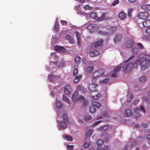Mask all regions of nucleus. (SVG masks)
<instances>
[{
    "mask_svg": "<svg viewBox=\"0 0 150 150\" xmlns=\"http://www.w3.org/2000/svg\"><path fill=\"white\" fill-rule=\"evenodd\" d=\"M150 56L147 55H144L141 59L136 60L135 64L137 65H140L142 70H145L147 69L149 66Z\"/></svg>",
    "mask_w": 150,
    "mask_h": 150,
    "instance_id": "1",
    "label": "nucleus"
},
{
    "mask_svg": "<svg viewBox=\"0 0 150 150\" xmlns=\"http://www.w3.org/2000/svg\"><path fill=\"white\" fill-rule=\"evenodd\" d=\"M134 55H132L130 58L128 59L127 60L124 62L125 64L122 67V70L124 71H129L132 69L134 67V63L133 62H131L128 63L127 60H129V59L132 58L134 57Z\"/></svg>",
    "mask_w": 150,
    "mask_h": 150,
    "instance_id": "2",
    "label": "nucleus"
},
{
    "mask_svg": "<svg viewBox=\"0 0 150 150\" xmlns=\"http://www.w3.org/2000/svg\"><path fill=\"white\" fill-rule=\"evenodd\" d=\"M105 72L104 70L103 69H101L98 70L97 71L93 72L92 76L93 78L92 81H95L96 80V77H98L103 75Z\"/></svg>",
    "mask_w": 150,
    "mask_h": 150,
    "instance_id": "3",
    "label": "nucleus"
},
{
    "mask_svg": "<svg viewBox=\"0 0 150 150\" xmlns=\"http://www.w3.org/2000/svg\"><path fill=\"white\" fill-rule=\"evenodd\" d=\"M139 25L140 28H148L150 26V19L145 20L143 21H139Z\"/></svg>",
    "mask_w": 150,
    "mask_h": 150,
    "instance_id": "4",
    "label": "nucleus"
},
{
    "mask_svg": "<svg viewBox=\"0 0 150 150\" xmlns=\"http://www.w3.org/2000/svg\"><path fill=\"white\" fill-rule=\"evenodd\" d=\"M86 28L90 30L91 33L95 32L98 29V25L95 24H89L87 26Z\"/></svg>",
    "mask_w": 150,
    "mask_h": 150,
    "instance_id": "5",
    "label": "nucleus"
},
{
    "mask_svg": "<svg viewBox=\"0 0 150 150\" xmlns=\"http://www.w3.org/2000/svg\"><path fill=\"white\" fill-rule=\"evenodd\" d=\"M149 16L147 12H143L140 13L138 15V17L140 19L146 20Z\"/></svg>",
    "mask_w": 150,
    "mask_h": 150,
    "instance_id": "6",
    "label": "nucleus"
},
{
    "mask_svg": "<svg viewBox=\"0 0 150 150\" xmlns=\"http://www.w3.org/2000/svg\"><path fill=\"white\" fill-rule=\"evenodd\" d=\"M140 110H141V111H142L144 113L145 112L144 108V106H143L142 105L141 106L140 108H135L134 110V112L135 113H137V115L136 117L137 119V116L140 117L141 116V114L138 112Z\"/></svg>",
    "mask_w": 150,
    "mask_h": 150,
    "instance_id": "7",
    "label": "nucleus"
},
{
    "mask_svg": "<svg viewBox=\"0 0 150 150\" xmlns=\"http://www.w3.org/2000/svg\"><path fill=\"white\" fill-rule=\"evenodd\" d=\"M98 86L96 84H91L88 86V89L91 92H97L98 91L97 87Z\"/></svg>",
    "mask_w": 150,
    "mask_h": 150,
    "instance_id": "8",
    "label": "nucleus"
},
{
    "mask_svg": "<svg viewBox=\"0 0 150 150\" xmlns=\"http://www.w3.org/2000/svg\"><path fill=\"white\" fill-rule=\"evenodd\" d=\"M71 91V88L69 85H66L64 87V92L66 94H69Z\"/></svg>",
    "mask_w": 150,
    "mask_h": 150,
    "instance_id": "9",
    "label": "nucleus"
},
{
    "mask_svg": "<svg viewBox=\"0 0 150 150\" xmlns=\"http://www.w3.org/2000/svg\"><path fill=\"white\" fill-rule=\"evenodd\" d=\"M100 54V52L98 50H95L90 52L89 55L91 57H93L98 56Z\"/></svg>",
    "mask_w": 150,
    "mask_h": 150,
    "instance_id": "10",
    "label": "nucleus"
},
{
    "mask_svg": "<svg viewBox=\"0 0 150 150\" xmlns=\"http://www.w3.org/2000/svg\"><path fill=\"white\" fill-rule=\"evenodd\" d=\"M103 42L102 40L98 41L92 44L91 47H97L99 46H100L101 45H102Z\"/></svg>",
    "mask_w": 150,
    "mask_h": 150,
    "instance_id": "11",
    "label": "nucleus"
},
{
    "mask_svg": "<svg viewBox=\"0 0 150 150\" xmlns=\"http://www.w3.org/2000/svg\"><path fill=\"white\" fill-rule=\"evenodd\" d=\"M134 44V41L132 40H127L126 42V44L127 48H130L132 47Z\"/></svg>",
    "mask_w": 150,
    "mask_h": 150,
    "instance_id": "12",
    "label": "nucleus"
},
{
    "mask_svg": "<svg viewBox=\"0 0 150 150\" xmlns=\"http://www.w3.org/2000/svg\"><path fill=\"white\" fill-rule=\"evenodd\" d=\"M122 38V36L121 34H117L116 35L114 39L115 42L120 41Z\"/></svg>",
    "mask_w": 150,
    "mask_h": 150,
    "instance_id": "13",
    "label": "nucleus"
},
{
    "mask_svg": "<svg viewBox=\"0 0 150 150\" xmlns=\"http://www.w3.org/2000/svg\"><path fill=\"white\" fill-rule=\"evenodd\" d=\"M94 67L93 66H89L85 68V71L87 73H90L92 72Z\"/></svg>",
    "mask_w": 150,
    "mask_h": 150,
    "instance_id": "14",
    "label": "nucleus"
},
{
    "mask_svg": "<svg viewBox=\"0 0 150 150\" xmlns=\"http://www.w3.org/2000/svg\"><path fill=\"white\" fill-rule=\"evenodd\" d=\"M65 39L68 40L70 43L73 44L74 42L73 40V38L70 35L67 34L65 36Z\"/></svg>",
    "mask_w": 150,
    "mask_h": 150,
    "instance_id": "15",
    "label": "nucleus"
},
{
    "mask_svg": "<svg viewBox=\"0 0 150 150\" xmlns=\"http://www.w3.org/2000/svg\"><path fill=\"white\" fill-rule=\"evenodd\" d=\"M49 80L51 82H55L57 80L56 78H57L56 76H54L53 74H50L49 75Z\"/></svg>",
    "mask_w": 150,
    "mask_h": 150,
    "instance_id": "16",
    "label": "nucleus"
},
{
    "mask_svg": "<svg viewBox=\"0 0 150 150\" xmlns=\"http://www.w3.org/2000/svg\"><path fill=\"white\" fill-rule=\"evenodd\" d=\"M141 8L142 9L146 11H150V5L149 4H143L141 6Z\"/></svg>",
    "mask_w": 150,
    "mask_h": 150,
    "instance_id": "17",
    "label": "nucleus"
},
{
    "mask_svg": "<svg viewBox=\"0 0 150 150\" xmlns=\"http://www.w3.org/2000/svg\"><path fill=\"white\" fill-rule=\"evenodd\" d=\"M75 76V78H74V82L75 83H76L78 82L79 81L80 79H81V78L82 77V75H79L78 76Z\"/></svg>",
    "mask_w": 150,
    "mask_h": 150,
    "instance_id": "18",
    "label": "nucleus"
},
{
    "mask_svg": "<svg viewBox=\"0 0 150 150\" xmlns=\"http://www.w3.org/2000/svg\"><path fill=\"white\" fill-rule=\"evenodd\" d=\"M54 48L56 51L59 52L63 51L64 49V47L59 45L55 46Z\"/></svg>",
    "mask_w": 150,
    "mask_h": 150,
    "instance_id": "19",
    "label": "nucleus"
},
{
    "mask_svg": "<svg viewBox=\"0 0 150 150\" xmlns=\"http://www.w3.org/2000/svg\"><path fill=\"white\" fill-rule=\"evenodd\" d=\"M92 104L93 105L98 108H100L101 106V105L100 103L95 100L93 101Z\"/></svg>",
    "mask_w": 150,
    "mask_h": 150,
    "instance_id": "20",
    "label": "nucleus"
},
{
    "mask_svg": "<svg viewBox=\"0 0 150 150\" xmlns=\"http://www.w3.org/2000/svg\"><path fill=\"white\" fill-rule=\"evenodd\" d=\"M118 16L119 18L122 20L124 19L127 16L126 14L124 12H121Z\"/></svg>",
    "mask_w": 150,
    "mask_h": 150,
    "instance_id": "21",
    "label": "nucleus"
},
{
    "mask_svg": "<svg viewBox=\"0 0 150 150\" xmlns=\"http://www.w3.org/2000/svg\"><path fill=\"white\" fill-rule=\"evenodd\" d=\"M78 67V65H75L74 66V70L73 75L74 76H76L78 74V70L77 68Z\"/></svg>",
    "mask_w": 150,
    "mask_h": 150,
    "instance_id": "22",
    "label": "nucleus"
},
{
    "mask_svg": "<svg viewBox=\"0 0 150 150\" xmlns=\"http://www.w3.org/2000/svg\"><path fill=\"white\" fill-rule=\"evenodd\" d=\"M81 61V58L79 56L76 57L75 59V61L76 65H78Z\"/></svg>",
    "mask_w": 150,
    "mask_h": 150,
    "instance_id": "23",
    "label": "nucleus"
},
{
    "mask_svg": "<svg viewBox=\"0 0 150 150\" xmlns=\"http://www.w3.org/2000/svg\"><path fill=\"white\" fill-rule=\"evenodd\" d=\"M62 99L63 100L66 102L67 103H68L69 104H70L71 103L69 99L66 96L63 95Z\"/></svg>",
    "mask_w": 150,
    "mask_h": 150,
    "instance_id": "24",
    "label": "nucleus"
},
{
    "mask_svg": "<svg viewBox=\"0 0 150 150\" xmlns=\"http://www.w3.org/2000/svg\"><path fill=\"white\" fill-rule=\"evenodd\" d=\"M125 114L128 117H130L132 115V111L129 109L126 110L125 111Z\"/></svg>",
    "mask_w": 150,
    "mask_h": 150,
    "instance_id": "25",
    "label": "nucleus"
},
{
    "mask_svg": "<svg viewBox=\"0 0 150 150\" xmlns=\"http://www.w3.org/2000/svg\"><path fill=\"white\" fill-rule=\"evenodd\" d=\"M90 17L92 19H96L97 17V14L94 12L91 13L90 15Z\"/></svg>",
    "mask_w": 150,
    "mask_h": 150,
    "instance_id": "26",
    "label": "nucleus"
},
{
    "mask_svg": "<svg viewBox=\"0 0 150 150\" xmlns=\"http://www.w3.org/2000/svg\"><path fill=\"white\" fill-rule=\"evenodd\" d=\"M67 123L68 122H64L63 121L60 122V124L61 126L63 129H65L67 128Z\"/></svg>",
    "mask_w": 150,
    "mask_h": 150,
    "instance_id": "27",
    "label": "nucleus"
},
{
    "mask_svg": "<svg viewBox=\"0 0 150 150\" xmlns=\"http://www.w3.org/2000/svg\"><path fill=\"white\" fill-rule=\"evenodd\" d=\"M89 110L91 113H94L96 111V109L95 107L93 105L91 106L89 109Z\"/></svg>",
    "mask_w": 150,
    "mask_h": 150,
    "instance_id": "28",
    "label": "nucleus"
},
{
    "mask_svg": "<svg viewBox=\"0 0 150 150\" xmlns=\"http://www.w3.org/2000/svg\"><path fill=\"white\" fill-rule=\"evenodd\" d=\"M108 128V127L107 125H105L100 127L98 129V130L100 131H105Z\"/></svg>",
    "mask_w": 150,
    "mask_h": 150,
    "instance_id": "29",
    "label": "nucleus"
},
{
    "mask_svg": "<svg viewBox=\"0 0 150 150\" xmlns=\"http://www.w3.org/2000/svg\"><path fill=\"white\" fill-rule=\"evenodd\" d=\"M64 139H66L68 141H72L73 138L71 136H69L67 135H64Z\"/></svg>",
    "mask_w": 150,
    "mask_h": 150,
    "instance_id": "30",
    "label": "nucleus"
},
{
    "mask_svg": "<svg viewBox=\"0 0 150 150\" xmlns=\"http://www.w3.org/2000/svg\"><path fill=\"white\" fill-rule=\"evenodd\" d=\"M54 30L55 31H58L59 29V24L57 21H56L55 25L54 27Z\"/></svg>",
    "mask_w": 150,
    "mask_h": 150,
    "instance_id": "31",
    "label": "nucleus"
},
{
    "mask_svg": "<svg viewBox=\"0 0 150 150\" xmlns=\"http://www.w3.org/2000/svg\"><path fill=\"white\" fill-rule=\"evenodd\" d=\"M63 121L66 122H68L69 121L67 115L65 114H64L62 116Z\"/></svg>",
    "mask_w": 150,
    "mask_h": 150,
    "instance_id": "32",
    "label": "nucleus"
},
{
    "mask_svg": "<svg viewBox=\"0 0 150 150\" xmlns=\"http://www.w3.org/2000/svg\"><path fill=\"white\" fill-rule=\"evenodd\" d=\"M101 96V95L100 94H98L95 96H92V98L98 100L100 98Z\"/></svg>",
    "mask_w": 150,
    "mask_h": 150,
    "instance_id": "33",
    "label": "nucleus"
},
{
    "mask_svg": "<svg viewBox=\"0 0 150 150\" xmlns=\"http://www.w3.org/2000/svg\"><path fill=\"white\" fill-rule=\"evenodd\" d=\"M93 133V130L92 129L88 131L86 133V136L88 137H90Z\"/></svg>",
    "mask_w": 150,
    "mask_h": 150,
    "instance_id": "34",
    "label": "nucleus"
},
{
    "mask_svg": "<svg viewBox=\"0 0 150 150\" xmlns=\"http://www.w3.org/2000/svg\"><path fill=\"white\" fill-rule=\"evenodd\" d=\"M104 143V141L101 139L98 140L97 142V144L99 145H102Z\"/></svg>",
    "mask_w": 150,
    "mask_h": 150,
    "instance_id": "35",
    "label": "nucleus"
},
{
    "mask_svg": "<svg viewBox=\"0 0 150 150\" xmlns=\"http://www.w3.org/2000/svg\"><path fill=\"white\" fill-rule=\"evenodd\" d=\"M109 78H107L102 80H100V83H105L109 81Z\"/></svg>",
    "mask_w": 150,
    "mask_h": 150,
    "instance_id": "36",
    "label": "nucleus"
},
{
    "mask_svg": "<svg viewBox=\"0 0 150 150\" xmlns=\"http://www.w3.org/2000/svg\"><path fill=\"white\" fill-rule=\"evenodd\" d=\"M83 8L85 10H91L92 9V7H90L88 5H86Z\"/></svg>",
    "mask_w": 150,
    "mask_h": 150,
    "instance_id": "37",
    "label": "nucleus"
},
{
    "mask_svg": "<svg viewBox=\"0 0 150 150\" xmlns=\"http://www.w3.org/2000/svg\"><path fill=\"white\" fill-rule=\"evenodd\" d=\"M146 79L144 76H142L139 79L140 81L142 82H144L146 80Z\"/></svg>",
    "mask_w": 150,
    "mask_h": 150,
    "instance_id": "38",
    "label": "nucleus"
},
{
    "mask_svg": "<svg viewBox=\"0 0 150 150\" xmlns=\"http://www.w3.org/2000/svg\"><path fill=\"white\" fill-rule=\"evenodd\" d=\"M78 92L77 91H75L74 93L72 95V99H75L77 96Z\"/></svg>",
    "mask_w": 150,
    "mask_h": 150,
    "instance_id": "39",
    "label": "nucleus"
},
{
    "mask_svg": "<svg viewBox=\"0 0 150 150\" xmlns=\"http://www.w3.org/2000/svg\"><path fill=\"white\" fill-rule=\"evenodd\" d=\"M75 33L77 40L81 39L80 34L77 31H76Z\"/></svg>",
    "mask_w": 150,
    "mask_h": 150,
    "instance_id": "40",
    "label": "nucleus"
},
{
    "mask_svg": "<svg viewBox=\"0 0 150 150\" xmlns=\"http://www.w3.org/2000/svg\"><path fill=\"white\" fill-rule=\"evenodd\" d=\"M132 52L134 54L136 53L138 51V48L136 47H134L132 49Z\"/></svg>",
    "mask_w": 150,
    "mask_h": 150,
    "instance_id": "41",
    "label": "nucleus"
},
{
    "mask_svg": "<svg viewBox=\"0 0 150 150\" xmlns=\"http://www.w3.org/2000/svg\"><path fill=\"white\" fill-rule=\"evenodd\" d=\"M121 69V66H119L116 68L115 69L114 71L115 72H117L120 71Z\"/></svg>",
    "mask_w": 150,
    "mask_h": 150,
    "instance_id": "42",
    "label": "nucleus"
},
{
    "mask_svg": "<svg viewBox=\"0 0 150 150\" xmlns=\"http://www.w3.org/2000/svg\"><path fill=\"white\" fill-rule=\"evenodd\" d=\"M137 46L140 49H141L144 47V46L141 43H137Z\"/></svg>",
    "mask_w": 150,
    "mask_h": 150,
    "instance_id": "43",
    "label": "nucleus"
},
{
    "mask_svg": "<svg viewBox=\"0 0 150 150\" xmlns=\"http://www.w3.org/2000/svg\"><path fill=\"white\" fill-rule=\"evenodd\" d=\"M133 11L132 9H128V16L130 17L132 16V13Z\"/></svg>",
    "mask_w": 150,
    "mask_h": 150,
    "instance_id": "44",
    "label": "nucleus"
},
{
    "mask_svg": "<svg viewBox=\"0 0 150 150\" xmlns=\"http://www.w3.org/2000/svg\"><path fill=\"white\" fill-rule=\"evenodd\" d=\"M74 146V145H67V147L68 150L69 149V150H72L73 149V147Z\"/></svg>",
    "mask_w": 150,
    "mask_h": 150,
    "instance_id": "45",
    "label": "nucleus"
},
{
    "mask_svg": "<svg viewBox=\"0 0 150 150\" xmlns=\"http://www.w3.org/2000/svg\"><path fill=\"white\" fill-rule=\"evenodd\" d=\"M88 101L87 100H84L83 102V106H86L88 105Z\"/></svg>",
    "mask_w": 150,
    "mask_h": 150,
    "instance_id": "46",
    "label": "nucleus"
},
{
    "mask_svg": "<svg viewBox=\"0 0 150 150\" xmlns=\"http://www.w3.org/2000/svg\"><path fill=\"white\" fill-rule=\"evenodd\" d=\"M90 144L89 142H85L84 144V146L85 147L87 148L89 147Z\"/></svg>",
    "mask_w": 150,
    "mask_h": 150,
    "instance_id": "47",
    "label": "nucleus"
},
{
    "mask_svg": "<svg viewBox=\"0 0 150 150\" xmlns=\"http://www.w3.org/2000/svg\"><path fill=\"white\" fill-rule=\"evenodd\" d=\"M134 98V96L132 94H131L129 97V99L127 100V101L128 102H130L131 101V100Z\"/></svg>",
    "mask_w": 150,
    "mask_h": 150,
    "instance_id": "48",
    "label": "nucleus"
},
{
    "mask_svg": "<svg viewBox=\"0 0 150 150\" xmlns=\"http://www.w3.org/2000/svg\"><path fill=\"white\" fill-rule=\"evenodd\" d=\"M119 3L118 0H115L112 4V5L113 6H115L116 4H118Z\"/></svg>",
    "mask_w": 150,
    "mask_h": 150,
    "instance_id": "49",
    "label": "nucleus"
},
{
    "mask_svg": "<svg viewBox=\"0 0 150 150\" xmlns=\"http://www.w3.org/2000/svg\"><path fill=\"white\" fill-rule=\"evenodd\" d=\"M145 32L148 34H150V27L147 28Z\"/></svg>",
    "mask_w": 150,
    "mask_h": 150,
    "instance_id": "50",
    "label": "nucleus"
},
{
    "mask_svg": "<svg viewBox=\"0 0 150 150\" xmlns=\"http://www.w3.org/2000/svg\"><path fill=\"white\" fill-rule=\"evenodd\" d=\"M141 126L142 127L146 128L147 127L148 125L146 123H143L142 124Z\"/></svg>",
    "mask_w": 150,
    "mask_h": 150,
    "instance_id": "51",
    "label": "nucleus"
},
{
    "mask_svg": "<svg viewBox=\"0 0 150 150\" xmlns=\"http://www.w3.org/2000/svg\"><path fill=\"white\" fill-rule=\"evenodd\" d=\"M77 45L79 46H80L81 45V39H77Z\"/></svg>",
    "mask_w": 150,
    "mask_h": 150,
    "instance_id": "52",
    "label": "nucleus"
},
{
    "mask_svg": "<svg viewBox=\"0 0 150 150\" xmlns=\"http://www.w3.org/2000/svg\"><path fill=\"white\" fill-rule=\"evenodd\" d=\"M82 87L79 85H78L77 87V90L78 91H81L82 90Z\"/></svg>",
    "mask_w": 150,
    "mask_h": 150,
    "instance_id": "53",
    "label": "nucleus"
},
{
    "mask_svg": "<svg viewBox=\"0 0 150 150\" xmlns=\"http://www.w3.org/2000/svg\"><path fill=\"white\" fill-rule=\"evenodd\" d=\"M147 139L148 140V143L150 145V134L147 135Z\"/></svg>",
    "mask_w": 150,
    "mask_h": 150,
    "instance_id": "54",
    "label": "nucleus"
},
{
    "mask_svg": "<svg viewBox=\"0 0 150 150\" xmlns=\"http://www.w3.org/2000/svg\"><path fill=\"white\" fill-rule=\"evenodd\" d=\"M61 22L62 25H66L67 23V22L65 21H62Z\"/></svg>",
    "mask_w": 150,
    "mask_h": 150,
    "instance_id": "55",
    "label": "nucleus"
},
{
    "mask_svg": "<svg viewBox=\"0 0 150 150\" xmlns=\"http://www.w3.org/2000/svg\"><path fill=\"white\" fill-rule=\"evenodd\" d=\"M102 121H98L97 122H95L94 123V126H96L97 125H98V124H99Z\"/></svg>",
    "mask_w": 150,
    "mask_h": 150,
    "instance_id": "56",
    "label": "nucleus"
},
{
    "mask_svg": "<svg viewBox=\"0 0 150 150\" xmlns=\"http://www.w3.org/2000/svg\"><path fill=\"white\" fill-rule=\"evenodd\" d=\"M117 76V73L116 72H115L111 75V76L113 77H116Z\"/></svg>",
    "mask_w": 150,
    "mask_h": 150,
    "instance_id": "57",
    "label": "nucleus"
},
{
    "mask_svg": "<svg viewBox=\"0 0 150 150\" xmlns=\"http://www.w3.org/2000/svg\"><path fill=\"white\" fill-rule=\"evenodd\" d=\"M60 103V101H56V106H57V107H58L59 108H60L61 107V105L58 106V104H59Z\"/></svg>",
    "mask_w": 150,
    "mask_h": 150,
    "instance_id": "58",
    "label": "nucleus"
},
{
    "mask_svg": "<svg viewBox=\"0 0 150 150\" xmlns=\"http://www.w3.org/2000/svg\"><path fill=\"white\" fill-rule=\"evenodd\" d=\"M110 137H109V136L107 137L106 138H105V142H108L109 139H110Z\"/></svg>",
    "mask_w": 150,
    "mask_h": 150,
    "instance_id": "59",
    "label": "nucleus"
},
{
    "mask_svg": "<svg viewBox=\"0 0 150 150\" xmlns=\"http://www.w3.org/2000/svg\"><path fill=\"white\" fill-rule=\"evenodd\" d=\"M92 118V117L91 116H88L85 117V119L86 120H88L91 119Z\"/></svg>",
    "mask_w": 150,
    "mask_h": 150,
    "instance_id": "60",
    "label": "nucleus"
},
{
    "mask_svg": "<svg viewBox=\"0 0 150 150\" xmlns=\"http://www.w3.org/2000/svg\"><path fill=\"white\" fill-rule=\"evenodd\" d=\"M109 149V147L107 146H105L103 148V150H108Z\"/></svg>",
    "mask_w": 150,
    "mask_h": 150,
    "instance_id": "61",
    "label": "nucleus"
},
{
    "mask_svg": "<svg viewBox=\"0 0 150 150\" xmlns=\"http://www.w3.org/2000/svg\"><path fill=\"white\" fill-rule=\"evenodd\" d=\"M139 102L138 100H135L133 102V103L134 105H137Z\"/></svg>",
    "mask_w": 150,
    "mask_h": 150,
    "instance_id": "62",
    "label": "nucleus"
},
{
    "mask_svg": "<svg viewBox=\"0 0 150 150\" xmlns=\"http://www.w3.org/2000/svg\"><path fill=\"white\" fill-rule=\"evenodd\" d=\"M82 61L83 64H85L86 63V60L85 57H83L82 58Z\"/></svg>",
    "mask_w": 150,
    "mask_h": 150,
    "instance_id": "63",
    "label": "nucleus"
},
{
    "mask_svg": "<svg viewBox=\"0 0 150 150\" xmlns=\"http://www.w3.org/2000/svg\"><path fill=\"white\" fill-rule=\"evenodd\" d=\"M101 145H98V146H97V148L98 150H100L102 149V147H101Z\"/></svg>",
    "mask_w": 150,
    "mask_h": 150,
    "instance_id": "64",
    "label": "nucleus"
}]
</instances>
